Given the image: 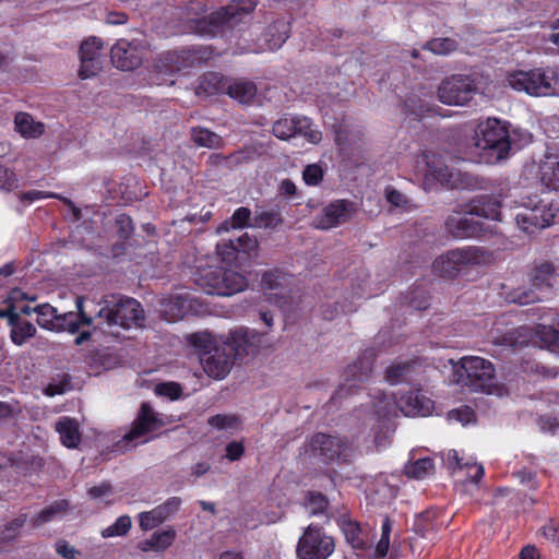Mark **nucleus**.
Returning <instances> with one entry per match:
<instances>
[{
  "mask_svg": "<svg viewBox=\"0 0 559 559\" xmlns=\"http://www.w3.org/2000/svg\"><path fill=\"white\" fill-rule=\"evenodd\" d=\"M163 426L159 415L147 404L143 403L127 440L144 443L150 440L147 435Z\"/></svg>",
  "mask_w": 559,
  "mask_h": 559,
  "instance_id": "412c9836",
  "label": "nucleus"
},
{
  "mask_svg": "<svg viewBox=\"0 0 559 559\" xmlns=\"http://www.w3.org/2000/svg\"><path fill=\"white\" fill-rule=\"evenodd\" d=\"M556 216V211L548 203L534 198H527L515 215V222L520 229L527 234L548 227Z\"/></svg>",
  "mask_w": 559,
  "mask_h": 559,
  "instance_id": "6e6552de",
  "label": "nucleus"
},
{
  "mask_svg": "<svg viewBox=\"0 0 559 559\" xmlns=\"http://www.w3.org/2000/svg\"><path fill=\"white\" fill-rule=\"evenodd\" d=\"M506 83L534 97L559 96V72L552 68L514 70L507 74Z\"/></svg>",
  "mask_w": 559,
  "mask_h": 559,
  "instance_id": "7ed1b4c3",
  "label": "nucleus"
},
{
  "mask_svg": "<svg viewBox=\"0 0 559 559\" xmlns=\"http://www.w3.org/2000/svg\"><path fill=\"white\" fill-rule=\"evenodd\" d=\"M245 453V447L241 442H230L226 447V457L229 461H237L239 460Z\"/></svg>",
  "mask_w": 559,
  "mask_h": 559,
  "instance_id": "338daca9",
  "label": "nucleus"
},
{
  "mask_svg": "<svg viewBox=\"0 0 559 559\" xmlns=\"http://www.w3.org/2000/svg\"><path fill=\"white\" fill-rule=\"evenodd\" d=\"M313 456H320L324 461L340 460L347 462L353 456V447L347 440L324 433H317L309 443Z\"/></svg>",
  "mask_w": 559,
  "mask_h": 559,
  "instance_id": "2eb2a0df",
  "label": "nucleus"
},
{
  "mask_svg": "<svg viewBox=\"0 0 559 559\" xmlns=\"http://www.w3.org/2000/svg\"><path fill=\"white\" fill-rule=\"evenodd\" d=\"M500 202L497 200H488V204H483L480 207L475 206L474 210L477 215L484 216L489 219H500Z\"/></svg>",
  "mask_w": 559,
  "mask_h": 559,
  "instance_id": "6e6d98bb",
  "label": "nucleus"
},
{
  "mask_svg": "<svg viewBox=\"0 0 559 559\" xmlns=\"http://www.w3.org/2000/svg\"><path fill=\"white\" fill-rule=\"evenodd\" d=\"M191 135L193 142L202 147L218 148L223 145V139L205 128L192 129Z\"/></svg>",
  "mask_w": 559,
  "mask_h": 559,
  "instance_id": "ea45409f",
  "label": "nucleus"
},
{
  "mask_svg": "<svg viewBox=\"0 0 559 559\" xmlns=\"http://www.w3.org/2000/svg\"><path fill=\"white\" fill-rule=\"evenodd\" d=\"M376 413L381 418L396 415L401 412L405 416H428L433 409V402L420 390H408L395 394H383L374 402Z\"/></svg>",
  "mask_w": 559,
  "mask_h": 559,
  "instance_id": "423d86ee",
  "label": "nucleus"
},
{
  "mask_svg": "<svg viewBox=\"0 0 559 559\" xmlns=\"http://www.w3.org/2000/svg\"><path fill=\"white\" fill-rule=\"evenodd\" d=\"M15 130L27 139H35L45 132V126L40 121H35L27 112H19L14 118Z\"/></svg>",
  "mask_w": 559,
  "mask_h": 559,
  "instance_id": "2f4dec72",
  "label": "nucleus"
},
{
  "mask_svg": "<svg viewBox=\"0 0 559 559\" xmlns=\"http://www.w3.org/2000/svg\"><path fill=\"white\" fill-rule=\"evenodd\" d=\"M56 551L64 559H75L79 554L78 550L66 540H59L56 543Z\"/></svg>",
  "mask_w": 559,
  "mask_h": 559,
  "instance_id": "69168bd1",
  "label": "nucleus"
},
{
  "mask_svg": "<svg viewBox=\"0 0 559 559\" xmlns=\"http://www.w3.org/2000/svg\"><path fill=\"white\" fill-rule=\"evenodd\" d=\"M193 56L190 51H168L162 53L154 63L156 72L160 75H174L192 64Z\"/></svg>",
  "mask_w": 559,
  "mask_h": 559,
  "instance_id": "5701e85b",
  "label": "nucleus"
},
{
  "mask_svg": "<svg viewBox=\"0 0 559 559\" xmlns=\"http://www.w3.org/2000/svg\"><path fill=\"white\" fill-rule=\"evenodd\" d=\"M456 41L451 38H433L425 46L435 55H448L456 49Z\"/></svg>",
  "mask_w": 559,
  "mask_h": 559,
  "instance_id": "de8ad7c7",
  "label": "nucleus"
},
{
  "mask_svg": "<svg viewBox=\"0 0 559 559\" xmlns=\"http://www.w3.org/2000/svg\"><path fill=\"white\" fill-rule=\"evenodd\" d=\"M477 92L475 81L469 76L452 75L440 84L438 97L445 105L464 106L474 98Z\"/></svg>",
  "mask_w": 559,
  "mask_h": 559,
  "instance_id": "ddd939ff",
  "label": "nucleus"
},
{
  "mask_svg": "<svg viewBox=\"0 0 559 559\" xmlns=\"http://www.w3.org/2000/svg\"><path fill=\"white\" fill-rule=\"evenodd\" d=\"M490 337L497 345L523 346L533 343L559 355V320H554L551 324H538L534 334L527 326L501 329V323L497 322L490 330Z\"/></svg>",
  "mask_w": 559,
  "mask_h": 559,
  "instance_id": "f257e3e1",
  "label": "nucleus"
},
{
  "mask_svg": "<svg viewBox=\"0 0 559 559\" xmlns=\"http://www.w3.org/2000/svg\"><path fill=\"white\" fill-rule=\"evenodd\" d=\"M371 373L370 362L360 360L346 370V380L336 391L335 397L343 399L353 393V389L357 386L358 382H364Z\"/></svg>",
  "mask_w": 559,
  "mask_h": 559,
  "instance_id": "b1692460",
  "label": "nucleus"
},
{
  "mask_svg": "<svg viewBox=\"0 0 559 559\" xmlns=\"http://www.w3.org/2000/svg\"><path fill=\"white\" fill-rule=\"evenodd\" d=\"M392 524L389 518H385L381 526V538L377 544L376 552L380 558L386 556L390 546V534Z\"/></svg>",
  "mask_w": 559,
  "mask_h": 559,
  "instance_id": "3c124183",
  "label": "nucleus"
},
{
  "mask_svg": "<svg viewBox=\"0 0 559 559\" xmlns=\"http://www.w3.org/2000/svg\"><path fill=\"white\" fill-rule=\"evenodd\" d=\"M226 83L223 82V78L218 73H207L203 75L195 88V94L200 97H207L217 94L218 92L226 90Z\"/></svg>",
  "mask_w": 559,
  "mask_h": 559,
  "instance_id": "f704fd0d",
  "label": "nucleus"
},
{
  "mask_svg": "<svg viewBox=\"0 0 559 559\" xmlns=\"http://www.w3.org/2000/svg\"><path fill=\"white\" fill-rule=\"evenodd\" d=\"M432 515L430 512H427L426 514L421 515L417 521L415 522V530L420 533L424 537H426L429 533V521L431 520Z\"/></svg>",
  "mask_w": 559,
  "mask_h": 559,
  "instance_id": "774afa93",
  "label": "nucleus"
},
{
  "mask_svg": "<svg viewBox=\"0 0 559 559\" xmlns=\"http://www.w3.org/2000/svg\"><path fill=\"white\" fill-rule=\"evenodd\" d=\"M201 362L205 373L216 380L224 379L231 370L235 359L230 353L224 348V345H215L207 355L201 357Z\"/></svg>",
  "mask_w": 559,
  "mask_h": 559,
  "instance_id": "aec40b11",
  "label": "nucleus"
},
{
  "mask_svg": "<svg viewBox=\"0 0 559 559\" xmlns=\"http://www.w3.org/2000/svg\"><path fill=\"white\" fill-rule=\"evenodd\" d=\"M87 495L91 499L104 502L111 503L114 497V489L110 484L102 483L97 486H93L87 490Z\"/></svg>",
  "mask_w": 559,
  "mask_h": 559,
  "instance_id": "09e8293b",
  "label": "nucleus"
},
{
  "mask_svg": "<svg viewBox=\"0 0 559 559\" xmlns=\"http://www.w3.org/2000/svg\"><path fill=\"white\" fill-rule=\"evenodd\" d=\"M176 538V532L174 528H167L163 531L154 532L150 538L139 543L138 548L143 551H156L160 552L166 550Z\"/></svg>",
  "mask_w": 559,
  "mask_h": 559,
  "instance_id": "cd10ccee",
  "label": "nucleus"
},
{
  "mask_svg": "<svg viewBox=\"0 0 559 559\" xmlns=\"http://www.w3.org/2000/svg\"><path fill=\"white\" fill-rule=\"evenodd\" d=\"M96 318L108 326L118 325L123 329L141 326L144 321L143 309L133 298L106 296L100 302Z\"/></svg>",
  "mask_w": 559,
  "mask_h": 559,
  "instance_id": "0eeeda50",
  "label": "nucleus"
},
{
  "mask_svg": "<svg viewBox=\"0 0 559 559\" xmlns=\"http://www.w3.org/2000/svg\"><path fill=\"white\" fill-rule=\"evenodd\" d=\"M473 144L479 151V163H499L509 156L511 148L509 129L501 120L488 118L477 124Z\"/></svg>",
  "mask_w": 559,
  "mask_h": 559,
  "instance_id": "f03ea898",
  "label": "nucleus"
},
{
  "mask_svg": "<svg viewBox=\"0 0 559 559\" xmlns=\"http://www.w3.org/2000/svg\"><path fill=\"white\" fill-rule=\"evenodd\" d=\"M257 92V85L247 80H234L226 85V94L241 105L253 104Z\"/></svg>",
  "mask_w": 559,
  "mask_h": 559,
  "instance_id": "a878e982",
  "label": "nucleus"
},
{
  "mask_svg": "<svg viewBox=\"0 0 559 559\" xmlns=\"http://www.w3.org/2000/svg\"><path fill=\"white\" fill-rule=\"evenodd\" d=\"M182 296L166 299L160 305V313L166 321L174 322L183 318L188 307Z\"/></svg>",
  "mask_w": 559,
  "mask_h": 559,
  "instance_id": "e433bc0d",
  "label": "nucleus"
},
{
  "mask_svg": "<svg viewBox=\"0 0 559 559\" xmlns=\"http://www.w3.org/2000/svg\"><path fill=\"white\" fill-rule=\"evenodd\" d=\"M433 461L425 457L405 466V473L408 477L423 479L433 472Z\"/></svg>",
  "mask_w": 559,
  "mask_h": 559,
  "instance_id": "79ce46f5",
  "label": "nucleus"
},
{
  "mask_svg": "<svg viewBox=\"0 0 559 559\" xmlns=\"http://www.w3.org/2000/svg\"><path fill=\"white\" fill-rule=\"evenodd\" d=\"M17 185L15 174L8 167L0 164V189L12 190Z\"/></svg>",
  "mask_w": 559,
  "mask_h": 559,
  "instance_id": "680f3d73",
  "label": "nucleus"
},
{
  "mask_svg": "<svg viewBox=\"0 0 559 559\" xmlns=\"http://www.w3.org/2000/svg\"><path fill=\"white\" fill-rule=\"evenodd\" d=\"M83 297L76 298L78 313L68 312L60 314V329L68 330L71 333H75L82 325H90L93 321L92 317H88L83 310Z\"/></svg>",
  "mask_w": 559,
  "mask_h": 559,
  "instance_id": "c85d7f7f",
  "label": "nucleus"
},
{
  "mask_svg": "<svg viewBox=\"0 0 559 559\" xmlns=\"http://www.w3.org/2000/svg\"><path fill=\"white\" fill-rule=\"evenodd\" d=\"M187 341L201 352V357L207 355V352L212 350L215 345L221 344V340H217L214 335L205 331L188 335Z\"/></svg>",
  "mask_w": 559,
  "mask_h": 559,
  "instance_id": "58836bf2",
  "label": "nucleus"
},
{
  "mask_svg": "<svg viewBox=\"0 0 559 559\" xmlns=\"http://www.w3.org/2000/svg\"><path fill=\"white\" fill-rule=\"evenodd\" d=\"M417 167L427 180H436L451 188H456L461 183V174L450 169L440 157L433 154L419 156Z\"/></svg>",
  "mask_w": 559,
  "mask_h": 559,
  "instance_id": "f3484780",
  "label": "nucleus"
},
{
  "mask_svg": "<svg viewBox=\"0 0 559 559\" xmlns=\"http://www.w3.org/2000/svg\"><path fill=\"white\" fill-rule=\"evenodd\" d=\"M385 199L395 207H403L407 203L406 198L400 191L391 187L385 189Z\"/></svg>",
  "mask_w": 559,
  "mask_h": 559,
  "instance_id": "0e129e2a",
  "label": "nucleus"
},
{
  "mask_svg": "<svg viewBox=\"0 0 559 559\" xmlns=\"http://www.w3.org/2000/svg\"><path fill=\"white\" fill-rule=\"evenodd\" d=\"M100 70V61L98 60H85L81 61L79 76L82 80L93 78Z\"/></svg>",
  "mask_w": 559,
  "mask_h": 559,
  "instance_id": "e2e57ef3",
  "label": "nucleus"
},
{
  "mask_svg": "<svg viewBox=\"0 0 559 559\" xmlns=\"http://www.w3.org/2000/svg\"><path fill=\"white\" fill-rule=\"evenodd\" d=\"M334 549V539L319 526L310 524L299 538L297 557L299 559H328Z\"/></svg>",
  "mask_w": 559,
  "mask_h": 559,
  "instance_id": "9b49d317",
  "label": "nucleus"
},
{
  "mask_svg": "<svg viewBox=\"0 0 559 559\" xmlns=\"http://www.w3.org/2000/svg\"><path fill=\"white\" fill-rule=\"evenodd\" d=\"M144 52L143 41L119 39L111 48V61L122 71H132L141 66Z\"/></svg>",
  "mask_w": 559,
  "mask_h": 559,
  "instance_id": "6ab92c4d",
  "label": "nucleus"
},
{
  "mask_svg": "<svg viewBox=\"0 0 559 559\" xmlns=\"http://www.w3.org/2000/svg\"><path fill=\"white\" fill-rule=\"evenodd\" d=\"M412 369V365L406 362H395L388 367L385 371V380L391 384L402 381Z\"/></svg>",
  "mask_w": 559,
  "mask_h": 559,
  "instance_id": "8fccbe9b",
  "label": "nucleus"
},
{
  "mask_svg": "<svg viewBox=\"0 0 559 559\" xmlns=\"http://www.w3.org/2000/svg\"><path fill=\"white\" fill-rule=\"evenodd\" d=\"M447 229L455 238H467L478 231V226L473 213H455L448 217Z\"/></svg>",
  "mask_w": 559,
  "mask_h": 559,
  "instance_id": "393cba45",
  "label": "nucleus"
},
{
  "mask_svg": "<svg viewBox=\"0 0 559 559\" xmlns=\"http://www.w3.org/2000/svg\"><path fill=\"white\" fill-rule=\"evenodd\" d=\"M302 179L308 186H318L323 179V169L319 164L308 165L302 171Z\"/></svg>",
  "mask_w": 559,
  "mask_h": 559,
  "instance_id": "864d4df0",
  "label": "nucleus"
},
{
  "mask_svg": "<svg viewBox=\"0 0 559 559\" xmlns=\"http://www.w3.org/2000/svg\"><path fill=\"white\" fill-rule=\"evenodd\" d=\"M132 525L131 518L129 515H120L114 524L104 528L100 532L103 538L121 537L126 536Z\"/></svg>",
  "mask_w": 559,
  "mask_h": 559,
  "instance_id": "37998d69",
  "label": "nucleus"
},
{
  "mask_svg": "<svg viewBox=\"0 0 559 559\" xmlns=\"http://www.w3.org/2000/svg\"><path fill=\"white\" fill-rule=\"evenodd\" d=\"M156 394L177 400L181 395V386L176 382L160 383L155 386Z\"/></svg>",
  "mask_w": 559,
  "mask_h": 559,
  "instance_id": "13d9d810",
  "label": "nucleus"
},
{
  "mask_svg": "<svg viewBox=\"0 0 559 559\" xmlns=\"http://www.w3.org/2000/svg\"><path fill=\"white\" fill-rule=\"evenodd\" d=\"M68 509V502L62 500L50 504L49 507L41 510L36 516L32 519V523L35 527H39L50 521L62 516Z\"/></svg>",
  "mask_w": 559,
  "mask_h": 559,
  "instance_id": "4c0bfd02",
  "label": "nucleus"
},
{
  "mask_svg": "<svg viewBox=\"0 0 559 559\" xmlns=\"http://www.w3.org/2000/svg\"><path fill=\"white\" fill-rule=\"evenodd\" d=\"M443 461L454 475L464 474L466 479L477 484L484 476V466L477 464L472 457L464 461L455 450H449L443 455Z\"/></svg>",
  "mask_w": 559,
  "mask_h": 559,
  "instance_id": "4be33fe9",
  "label": "nucleus"
},
{
  "mask_svg": "<svg viewBox=\"0 0 559 559\" xmlns=\"http://www.w3.org/2000/svg\"><path fill=\"white\" fill-rule=\"evenodd\" d=\"M539 170L542 182L550 190H559V156L546 155Z\"/></svg>",
  "mask_w": 559,
  "mask_h": 559,
  "instance_id": "7c9ffc66",
  "label": "nucleus"
},
{
  "mask_svg": "<svg viewBox=\"0 0 559 559\" xmlns=\"http://www.w3.org/2000/svg\"><path fill=\"white\" fill-rule=\"evenodd\" d=\"M455 382L469 392L492 394L496 391V369L490 360L464 356L455 366Z\"/></svg>",
  "mask_w": 559,
  "mask_h": 559,
  "instance_id": "20e7f679",
  "label": "nucleus"
},
{
  "mask_svg": "<svg viewBox=\"0 0 559 559\" xmlns=\"http://www.w3.org/2000/svg\"><path fill=\"white\" fill-rule=\"evenodd\" d=\"M273 134L281 140L300 135L312 144L322 140L321 131L314 128L310 119L301 116L280 118L273 124Z\"/></svg>",
  "mask_w": 559,
  "mask_h": 559,
  "instance_id": "4468645a",
  "label": "nucleus"
},
{
  "mask_svg": "<svg viewBox=\"0 0 559 559\" xmlns=\"http://www.w3.org/2000/svg\"><path fill=\"white\" fill-rule=\"evenodd\" d=\"M257 7V0H234L209 16L211 33H224L243 22Z\"/></svg>",
  "mask_w": 559,
  "mask_h": 559,
  "instance_id": "f8f14e48",
  "label": "nucleus"
},
{
  "mask_svg": "<svg viewBox=\"0 0 559 559\" xmlns=\"http://www.w3.org/2000/svg\"><path fill=\"white\" fill-rule=\"evenodd\" d=\"M493 261V252L484 247L468 246L439 255L432 263V270L440 276L454 277L471 267L490 265Z\"/></svg>",
  "mask_w": 559,
  "mask_h": 559,
  "instance_id": "39448f33",
  "label": "nucleus"
},
{
  "mask_svg": "<svg viewBox=\"0 0 559 559\" xmlns=\"http://www.w3.org/2000/svg\"><path fill=\"white\" fill-rule=\"evenodd\" d=\"M343 532L345 534V537L347 542L354 547V548H362L365 543L364 539L360 537V528L358 524L348 522L345 523L343 526Z\"/></svg>",
  "mask_w": 559,
  "mask_h": 559,
  "instance_id": "603ef678",
  "label": "nucleus"
},
{
  "mask_svg": "<svg viewBox=\"0 0 559 559\" xmlns=\"http://www.w3.org/2000/svg\"><path fill=\"white\" fill-rule=\"evenodd\" d=\"M251 212L247 207H239L237 209L233 216L230 222L223 223L218 228L217 233L227 231L229 229V226L233 228H242L248 225L249 218H250Z\"/></svg>",
  "mask_w": 559,
  "mask_h": 559,
  "instance_id": "a18cd8bd",
  "label": "nucleus"
},
{
  "mask_svg": "<svg viewBox=\"0 0 559 559\" xmlns=\"http://www.w3.org/2000/svg\"><path fill=\"white\" fill-rule=\"evenodd\" d=\"M181 503L182 501L179 497H171L167 499L164 503L157 506V508L158 510H160V513L164 520L166 521L167 519H169L170 516L178 512V510L181 507Z\"/></svg>",
  "mask_w": 559,
  "mask_h": 559,
  "instance_id": "bf43d9fd",
  "label": "nucleus"
},
{
  "mask_svg": "<svg viewBox=\"0 0 559 559\" xmlns=\"http://www.w3.org/2000/svg\"><path fill=\"white\" fill-rule=\"evenodd\" d=\"M56 430L60 436V440L67 448H76L81 441L79 424L70 417H61L56 423Z\"/></svg>",
  "mask_w": 559,
  "mask_h": 559,
  "instance_id": "c756f323",
  "label": "nucleus"
},
{
  "mask_svg": "<svg viewBox=\"0 0 559 559\" xmlns=\"http://www.w3.org/2000/svg\"><path fill=\"white\" fill-rule=\"evenodd\" d=\"M223 249H229L228 254L237 252H245L249 257L255 255L258 250V241L255 238L250 237L248 234H243L236 240L222 241L218 243V251L224 254Z\"/></svg>",
  "mask_w": 559,
  "mask_h": 559,
  "instance_id": "473e14b6",
  "label": "nucleus"
},
{
  "mask_svg": "<svg viewBox=\"0 0 559 559\" xmlns=\"http://www.w3.org/2000/svg\"><path fill=\"white\" fill-rule=\"evenodd\" d=\"M281 223V218L273 212H261L254 217V226L257 227H274Z\"/></svg>",
  "mask_w": 559,
  "mask_h": 559,
  "instance_id": "052dcab7",
  "label": "nucleus"
},
{
  "mask_svg": "<svg viewBox=\"0 0 559 559\" xmlns=\"http://www.w3.org/2000/svg\"><path fill=\"white\" fill-rule=\"evenodd\" d=\"M328 507L325 497L321 493H310L306 506L310 515L324 513Z\"/></svg>",
  "mask_w": 559,
  "mask_h": 559,
  "instance_id": "5fc2aeb1",
  "label": "nucleus"
},
{
  "mask_svg": "<svg viewBox=\"0 0 559 559\" xmlns=\"http://www.w3.org/2000/svg\"><path fill=\"white\" fill-rule=\"evenodd\" d=\"M202 281L206 293L217 296H231L248 286V281L242 274L223 267L206 271Z\"/></svg>",
  "mask_w": 559,
  "mask_h": 559,
  "instance_id": "1a4fd4ad",
  "label": "nucleus"
},
{
  "mask_svg": "<svg viewBox=\"0 0 559 559\" xmlns=\"http://www.w3.org/2000/svg\"><path fill=\"white\" fill-rule=\"evenodd\" d=\"M356 204L348 200H335L325 205L321 213L316 215L311 225L321 230H329L348 222L355 214Z\"/></svg>",
  "mask_w": 559,
  "mask_h": 559,
  "instance_id": "dca6fc26",
  "label": "nucleus"
},
{
  "mask_svg": "<svg viewBox=\"0 0 559 559\" xmlns=\"http://www.w3.org/2000/svg\"><path fill=\"white\" fill-rule=\"evenodd\" d=\"M11 325V340L14 344L21 346L29 337L36 333V328L28 321H22L20 316L14 311L8 320Z\"/></svg>",
  "mask_w": 559,
  "mask_h": 559,
  "instance_id": "72a5a7b5",
  "label": "nucleus"
},
{
  "mask_svg": "<svg viewBox=\"0 0 559 559\" xmlns=\"http://www.w3.org/2000/svg\"><path fill=\"white\" fill-rule=\"evenodd\" d=\"M289 25L285 21H277L270 25L264 34V45H260L253 52L263 50H276L283 46L288 38Z\"/></svg>",
  "mask_w": 559,
  "mask_h": 559,
  "instance_id": "bb28decb",
  "label": "nucleus"
},
{
  "mask_svg": "<svg viewBox=\"0 0 559 559\" xmlns=\"http://www.w3.org/2000/svg\"><path fill=\"white\" fill-rule=\"evenodd\" d=\"M554 275L555 271L550 264H540L531 275L532 289L516 288L508 295V300L520 305L542 301L545 294L550 292Z\"/></svg>",
  "mask_w": 559,
  "mask_h": 559,
  "instance_id": "9d476101",
  "label": "nucleus"
},
{
  "mask_svg": "<svg viewBox=\"0 0 559 559\" xmlns=\"http://www.w3.org/2000/svg\"><path fill=\"white\" fill-rule=\"evenodd\" d=\"M209 425L218 430H236L240 426V420L235 415L218 414L207 420Z\"/></svg>",
  "mask_w": 559,
  "mask_h": 559,
  "instance_id": "49530a36",
  "label": "nucleus"
},
{
  "mask_svg": "<svg viewBox=\"0 0 559 559\" xmlns=\"http://www.w3.org/2000/svg\"><path fill=\"white\" fill-rule=\"evenodd\" d=\"M37 314V323L49 331H58L60 329V314L57 309L49 304H41L34 307Z\"/></svg>",
  "mask_w": 559,
  "mask_h": 559,
  "instance_id": "c9c22d12",
  "label": "nucleus"
},
{
  "mask_svg": "<svg viewBox=\"0 0 559 559\" xmlns=\"http://www.w3.org/2000/svg\"><path fill=\"white\" fill-rule=\"evenodd\" d=\"M475 415L472 408L464 406L457 409H453L448 414V420L460 423L462 426H465L472 421H474Z\"/></svg>",
  "mask_w": 559,
  "mask_h": 559,
  "instance_id": "4d7b16f0",
  "label": "nucleus"
},
{
  "mask_svg": "<svg viewBox=\"0 0 559 559\" xmlns=\"http://www.w3.org/2000/svg\"><path fill=\"white\" fill-rule=\"evenodd\" d=\"M103 49V41L95 36L84 40L80 47V61L98 60Z\"/></svg>",
  "mask_w": 559,
  "mask_h": 559,
  "instance_id": "a19ab883",
  "label": "nucleus"
},
{
  "mask_svg": "<svg viewBox=\"0 0 559 559\" xmlns=\"http://www.w3.org/2000/svg\"><path fill=\"white\" fill-rule=\"evenodd\" d=\"M262 337L260 333L253 330L237 329L225 338H221V343L236 360L253 354L261 345Z\"/></svg>",
  "mask_w": 559,
  "mask_h": 559,
  "instance_id": "a211bd4d",
  "label": "nucleus"
},
{
  "mask_svg": "<svg viewBox=\"0 0 559 559\" xmlns=\"http://www.w3.org/2000/svg\"><path fill=\"white\" fill-rule=\"evenodd\" d=\"M139 525L143 531H150L165 522L160 510L157 507L150 511L139 513Z\"/></svg>",
  "mask_w": 559,
  "mask_h": 559,
  "instance_id": "c03bdc74",
  "label": "nucleus"
}]
</instances>
